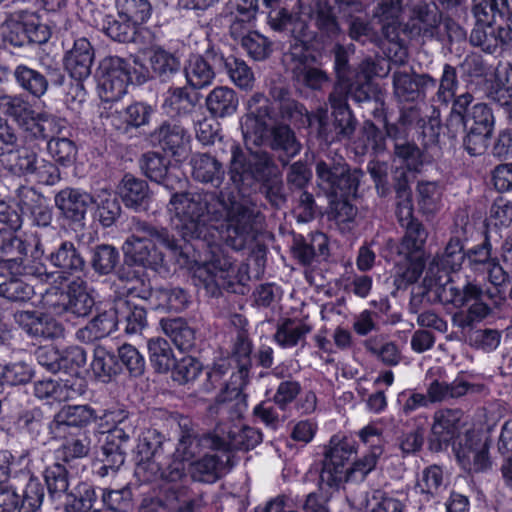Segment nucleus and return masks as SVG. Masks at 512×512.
Instances as JSON below:
<instances>
[{
    "label": "nucleus",
    "instance_id": "nucleus-17",
    "mask_svg": "<svg viewBox=\"0 0 512 512\" xmlns=\"http://www.w3.org/2000/svg\"><path fill=\"white\" fill-rule=\"evenodd\" d=\"M13 75L18 86L37 99L47 92L50 83L59 86L65 79L60 68L51 66L46 67L42 72L21 64L15 68Z\"/></svg>",
    "mask_w": 512,
    "mask_h": 512
},
{
    "label": "nucleus",
    "instance_id": "nucleus-22",
    "mask_svg": "<svg viewBox=\"0 0 512 512\" xmlns=\"http://www.w3.org/2000/svg\"><path fill=\"white\" fill-rule=\"evenodd\" d=\"M219 436V452L229 453L233 450L249 451L262 442V433L250 426L236 424H219L216 426Z\"/></svg>",
    "mask_w": 512,
    "mask_h": 512
},
{
    "label": "nucleus",
    "instance_id": "nucleus-8",
    "mask_svg": "<svg viewBox=\"0 0 512 512\" xmlns=\"http://www.w3.org/2000/svg\"><path fill=\"white\" fill-rule=\"evenodd\" d=\"M44 306L53 314L75 317L88 316L94 305V298L87 290V284L81 279L71 281L65 290L51 288L43 295Z\"/></svg>",
    "mask_w": 512,
    "mask_h": 512
},
{
    "label": "nucleus",
    "instance_id": "nucleus-33",
    "mask_svg": "<svg viewBox=\"0 0 512 512\" xmlns=\"http://www.w3.org/2000/svg\"><path fill=\"white\" fill-rule=\"evenodd\" d=\"M274 31L286 32L293 38L288 51H291L296 45L302 44L307 49H311L305 40L309 34L308 21L300 15H293L288 10H277L270 16L268 23Z\"/></svg>",
    "mask_w": 512,
    "mask_h": 512
},
{
    "label": "nucleus",
    "instance_id": "nucleus-4",
    "mask_svg": "<svg viewBox=\"0 0 512 512\" xmlns=\"http://www.w3.org/2000/svg\"><path fill=\"white\" fill-rule=\"evenodd\" d=\"M473 95L460 94L444 122V135L450 140H462V148L471 157L481 156L493 138L496 117L493 109L484 102L471 106Z\"/></svg>",
    "mask_w": 512,
    "mask_h": 512
},
{
    "label": "nucleus",
    "instance_id": "nucleus-5",
    "mask_svg": "<svg viewBox=\"0 0 512 512\" xmlns=\"http://www.w3.org/2000/svg\"><path fill=\"white\" fill-rule=\"evenodd\" d=\"M218 236L210 233L209 239L181 238L185 242L195 241L196 247L205 252L206 259L195 274L211 296H218L221 290L240 293L243 286L238 277L234 260L225 252L217 240Z\"/></svg>",
    "mask_w": 512,
    "mask_h": 512
},
{
    "label": "nucleus",
    "instance_id": "nucleus-51",
    "mask_svg": "<svg viewBox=\"0 0 512 512\" xmlns=\"http://www.w3.org/2000/svg\"><path fill=\"white\" fill-rule=\"evenodd\" d=\"M341 88L345 102H348V98H351L359 104L374 101L376 105L379 104L381 106L380 108L384 106V101L377 85L367 78H352Z\"/></svg>",
    "mask_w": 512,
    "mask_h": 512
},
{
    "label": "nucleus",
    "instance_id": "nucleus-36",
    "mask_svg": "<svg viewBox=\"0 0 512 512\" xmlns=\"http://www.w3.org/2000/svg\"><path fill=\"white\" fill-rule=\"evenodd\" d=\"M142 173L151 181L163 185L169 190L175 189L180 180L169 171L170 160L155 151L144 153L139 159Z\"/></svg>",
    "mask_w": 512,
    "mask_h": 512
},
{
    "label": "nucleus",
    "instance_id": "nucleus-23",
    "mask_svg": "<svg viewBox=\"0 0 512 512\" xmlns=\"http://www.w3.org/2000/svg\"><path fill=\"white\" fill-rule=\"evenodd\" d=\"M253 344L248 333L243 328L239 329L233 339L230 361L235 364L236 372L231 375L232 390L240 394L247 385L250 370L252 368Z\"/></svg>",
    "mask_w": 512,
    "mask_h": 512
},
{
    "label": "nucleus",
    "instance_id": "nucleus-27",
    "mask_svg": "<svg viewBox=\"0 0 512 512\" xmlns=\"http://www.w3.org/2000/svg\"><path fill=\"white\" fill-rule=\"evenodd\" d=\"M342 95L339 92H330L328 95L335 142L352 139L358 127V120Z\"/></svg>",
    "mask_w": 512,
    "mask_h": 512
},
{
    "label": "nucleus",
    "instance_id": "nucleus-41",
    "mask_svg": "<svg viewBox=\"0 0 512 512\" xmlns=\"http://www.w3.org/2000/svg\"><path fill=\"white\" fill-rule=\"evenodd\" d=\"M118 324L116 308L114 306L92 318L85 327L77 331L76 337L82 342H93L110 335L116 330Z\"/></svg>",
    "mask_w": 512,
    "mask_h": 512
},
{
    "label": "nucleus",
    "instance_id": "nucleus-32",
    "mask_svg": "<svg viewBox=\"0 0 512 512\" xmlns=\"http://www.w3.org/2000/svg\"><path fill=\"white\" fill-rule=\"evenodd\" d=\"M117 189L125 207L135 211L148 210L152 200V191L146 180L132 174H125Z\"/></svg>",
    "mask_w": 512,
    "mask_h": 512
},
{
    "label": "nucleus",
    "instance_id": "nucleus-39",
    "mask_svg": "<svg viewBox=\"0 0 512 512\" xmlns=\"http://www.w3.org/2000/svg\"><path fill=\"white\" fill-rule=\"evenodd\" d=\"M291 250L302 265H311L315 260L325 259L328 256V239L321 232L313 233L309 238L300 236L294 239Z\"/></svg>",
    "mask_w": 512,
    "mask_h": 512
},
{
    "label": "nucleus",
    "instance_id": "nucleus-59",
    "mask_svg": "<svg viewBox=\"0 0 512 512\" xmlns=\"http://www.w3.org/2000/svg\"><path fill=\"white\" fill-rule=\"evenodd\" d=\"M248 106L250 111L242 123L243 133L258 126V124L268 121V119L274 118V102H271L262 93H255L249 100Z\"/></svg>",
    "mask_w": 512,
    "mask_h": 512
},
{
    "label": "nucleus",
    "instance_id": "nucleus-30",
    "mask_svg": "<svg viewBox=\"0 0 512 512\" xmlns=\"http://www.w3.org/2000/svg\"><path fill=\"white\" fill-rule=\"evenodd\" d=\"M398 222L404 228L405 233L400 244L397 246V253L404 257L412 255H423V249L428 237L424 225L413 216V210L406 217L396 213Z\"/></svg>",
    "mask_w": 512,
    "mask_h": 512
},
{
    "label": "nucleus",
    "instance_id": "nucleus-20",
    "mask_svg": "<svg viewBox=\"0 0 512 512\" xmlns=\"http://www.w3.org/2000/svg\"><path fill=\"white\" fill-rule=\"evenodd\" d=\"M23 133V143L38 146L54 135H60L65 129V121L48 112L34 111L28 119L18 126Z\"/></svg>",
    "mask_w": 512,
    "mask_h": 512
},
{
    "label": "nucleus",
    "instance_id": "nucleus-54",
    "mask_svg": "<svg viewBox=\"0 0 512 512\" xmlns=\"http://www.w3.org/2000/svg\"><path fill=\"white\" fill-rule=\"evenodd\" d=\"M120 264V252L111 244H97L90 249V265L99 276L112 274Z\"/></svg>",
    "mask_w": 512,
    "mask_h": 512
},
{
    "label": "nucleus",
    "instance_id": "nucleus-34",
    "mask_svg": "<svg viewBox=\"0 0 512 512\" xmlns=\"http://www.w3.org/2000/svg\"><path fill=\"white\" fill-rule=\"evenodd\" d=\"M190 164L193 179L214 188H219L224 182L226 173L228 174L223 163L210 153L193 154Z\"/></svg>",
    "mask_w": 512,
    "mask_h": 512
},
{
    "label": "nucleus",
    "instance_id": "nucleus-14",
    "mask_svg": "<svg viewBox=\"0 0 512 512\" xmlns=\"http://www.w3.org/2000/svg\"><path fill=\"white\" fill-rule=\"evenodd\" d=\"M355 453V448L347 438L333 436L329 447L325 451L323 467L320 473V480L330 487L338 486L345 479V464Z\"/></svg>",
    "mask_w": 512,
    "mask_h": 512
},
{
    "label": "nucleus",
    "instance_id": "nucleus-11",
    "mask_svg": "<svg viewBox=\"0 0 512 512\" xmlns=\"http://www.w3.org/2000/svg\"><path fill=\"white\" fill-rule=\"evenodd\" d=\"M99 95L104 102L120 100L132 82L129 62L117 56L105 58L100 64Z\"/></svg>",
    "mask_w": 512,
    "mask_h": 512
},
{
    "label": "nucleus",
    "instance_id": "nucleus-2",
    "mask_svg": "<svg viewBox=\"0 0 512 512\" xmlns=\"http://www.w3.org/2000/svg\"><path fill=\"white\" fill-rule=\"evenodd\" d=\"M464 239L465 229H456L443 253L430 263L423 282L427 292L433 291L439 302L452 304L456 308L467 307L453 316V322L461 329H472L476 323L488 317L491 309L483 300L492 295L484 291L476 279H467L461 287L452 282L450 273L458 271L465 259Z\"/></svg>",
    "mask_w": 512,
    "mask_h": 512
},
{
    "label": "nucleus",
    "instance_id": "nucleus-19",
    "mask_svg": "<svg viewBox=\"0 0 512 512\" xmlns=\"http://www.w3.org/2000/svg\"><path fill=\"white\" fill-rule=\"evenodd\" d=\"M122 250L126 264H135L154 271L165 266L164 254L143 234L133 232L123 243Z\"/></svg>",
    "mask_w": 512,
    "mask_h": 512
},
{
    "label": "nucleus",
    "instance_id": "nucleus-1",
    "mask_svg": "<svg viewBox=\"0 0 512 512\" xmlns=\"http://www.w3.org/2000/svg\"><path fill=\"white\" fill-rule=\"evenodd\" d=\"M167 208L176 220L174 229L181 238L207 241L210 233L218 236L211 223L225 221V243L233 250L245 249L253 239L254 210L238 201L232 191L174 192Z\"/></svg>",
    "mask_w": 512,
    "mask_h": 512
},
{
    "label": "nucleus",
    "instance_id": "nucleus-6",
    "mask_svg": "<svg viewBox=\"0 0 512 512\" xmlns=\"http://www.w3.org/2000/svg\"><path fill=\"white\" fill-rule=\"evenodd\" d=\"M318 186L330 198L356 197L364 172L351 167L340 155H326L315 162Z\"/></svg>",
    "mask_w": 512,
    "mask_h": 512
},
{
    "label": "nucleus",
    "instance_id": "nucleus-46",
    "mask_svg": "<svg viewBox=\"0 0 512 512\" xmlns=\"http://www.w3.org/2000/svg\"><path fill=\"white\" fill-rule=\"evenodd\" d=\"M160 326L166 336L182 352L191 351L196 345L195 330L183 318H163Z\"/></svg>",
    "mask_w": 512,
    "mask_h": 512
},
{
    "label": "nucleus",
    "instance_id": "nucleus-15",
    "mask_svg": "<svg viewBox=\"0 0 512 512\" xmlns=\"http://www.w3.org/2000/svg\"><path fill=\"white\" fill-rule=\"evenodd\" d=\"M180 436L176 447V455L181 456L186 461H190L199 456L205 450L219 452V436L216 428L211 432L200 434L188 419L179 423Z\"/></svg>",
    "mask_w": 512,
    "mask_h": 512
},
{
    "label": "nucleus",
    "instance_id": "nucleus-38",
    "mask_svg": "<svg viewBox=\"0 0 512 512\" xmlns=\"http://www.w3.org/2000/svg\"><path fill=\"white\" fill-rule=\"evenodd\" d=\"M150 144L177 155L187 140L186 129L175 119L166 120L155 128L148 136Z\"/></svg>",
    "mask_w": 512,
    "mask_h": 512
},
{
    "label": "nucleus",
    "instance_id": "nucleus-55",
    "mask_svg": "<svg viewBox=\"0 0 512 512\" xmlns=\"http://www.w3.org/2000/svg\"><path fill=\"white\" fill-rule=\"evenodd\" d=\"M102 30L114 41L130 43L135 40L137 25L127 16L117 11V15H107L105 17Z\"/></svg>",
    "mask_w": 512,
    "mask_h": 512
},
{
    "label": "nucleus",
    "instance_id": "nucleus-35",
    "mask_svg": "<svg viewBox=\"0 0 512 512\" xmlns=\"http://www.w3.org/2000/svg\"><path fill=\"white\" fill-rule=\"evenodd\" d=\"M16 199L22 213H29L37 226L47 227L51 224L52 209L45 203L44 197L34 188L20 186L16 190Z\"/></svg>",
    "mask_w": 512,
    "mask_h": 512
},
{
    "label": "nucleus",
    "instance_id": "nucleus-50",
    "mask_svg": "<svg viewBox=\"0 0 512 512\" xmlns=\"http://www.w3.org/2000/svg\"><path fill=\"white\" fill-rule=\"evenodd\" d=\"M96 418V411L88 405H68L55 415L53 422L62 430L69 427L83 429Z\"/></svg>",
    "mask_w": 512,
    "mask_h": 512
},
{
    "label": "nucleus",
    "instance_id": "nucleus-21",
    "mask_svg": "<svg viewBox=\"0 0 512 512\" xmlns=\"http://www.w3.org/2000/svg\"><path fill=\"white\" fill-rule=\"evenodd\" d=\"M394 95L400 102H415L423 99L429 89H434L437 80L427 73L395 71L392 75Z\"/></svg>",
    "mask_w": 512,
    "mask_h": 512
},
{
    "label": "nucleus",
    "instance_id": "nucleus-60",
    "mask_svg": "<svg viewBox=\"0 0 512 512\" xmlns=\"http://www.w3.org/2000/svg\"><path fill=\"white\" fill-rule=\"evenodd\" d=\"M469 43L488 54L504 50L498 36L496 24H474L469 36Z\"/></svg>",
    "mask_w": 512,
    "mask_h": 512
},
{
    "label": "nucleus",
    "instance_id": "nucleus-26",
    "mask_svg": "<svg viewBox=\"0 0 512 512\" xmlns=\"http://www.w3.org/2000/svg\"><path fill=\"white\" fill-rule=\"evenodd\" d=\"M55 206L66 220L84 225L89 207L93 203L92 195L75 188L60 190L54 198Z\"/></svg>",
    "mask_w": 512,
    "mask_h": 512
},
{
    "label": "nucleus",
    "instance_id": "nucleus-3",
    "mask_svg": "<svg viewBox=\"0 0 512 512\" xmlns=\"http://www.w3.org/2000/svg\"><path fill=\"white\" fill-rule=\"evenodd\" d=\"M230 153L228 177L239 193L245 194L258 186L272 206L280 207L286 202L282 175L270 153L244 151L236 143H231Z\"/></svg>",
    "mask_w": 512,
    "mask_h": 512
},
{
    "label": "nucleus",
    "instance_id": "nucleus-49",
    "mask_svg": "<svg viewBox=\"0 0 512 512\" xmlns=\"http://www.w3.org/2000/svg\"><path fill=\"white\" fill-rule=\"evenodd\" d=\"M9 170L19 176L32 175L39 161L34 145L18 143L7 151Z\"/></svg>",
    "mask_w": 512,
    "mask_h": 512
},
{
    "label": "nucleus",
    "instance_id": "nucleus-16",
    "mask_svg": "<svg viewBox=\"0 0 512 512\" xmlns=\"http://www.w3.org/2000/svg\"><path fill=\"white\" fill-rule=\"evenodd\" d=\"M269 96L274 102V118L268 119L271 123H287L293 125H311V113L305 105L292 98L287 87L273 85Z\"/></svg>",
    "mask_w": 512,
    "mask_h": 512
},
{
    "label": "nucleus",
    "instance_id": "nucleus-13",
    "mask_svg": "<svg viewBox=\"0 0 512 512\" xmlns=\"http://www.w3.org/2000/svg\"><path fill=\"white\" fill-rule=\"evenodd\" d=\"M166 440V436L155 428H147L139 434L135 450L137 474H142L145 481H152L159 471L156 459L163 453Z\"/></svg>",
    "mask_w": 512,
    "mask_h": 512
},
{
    "label": "nucleus",
    "instance_id": "nucleus-47",
    "mask_svg": "<svg viewBox=\"0 0 512 512\" xmlns=\"http://www.w3.org/2000/svg\"><path fill=\"white\" fill-rule=\"evenodd\" d=\"M386 140L383 130L373 121L365 120L360 128V136L354 143L356 155H378L386 150Z\"/></svg>",
    "mask_w": 512,
    "mask_h": 512
},
{
    "label": "nucleus",
    "instance_id": "nucleus-63",
    "mask_svg": "<svg viewBox=\"0 0 512 512\" xmlns=\"http://www.w3.org/2000/svg\"><path fill=\"white\" fill-rule=\"evenodd\" d=\"M149 358L152 367L158 373H167L175 363L172 348L164 338H152L148 341Z\"/></svg>",
    "mask_w": 512,
    "mask_h": 512
},
{
    "label": "nucleus",
    "instance_id": "nucleus-62",
    "mask_svg": "<svg viewBox=\"0 0 512 512\" xmlns=\"http://www.w3.org/2000/svg\"><path fill=\"white\" fill-rule=\"evenodd\" d=\"M310 331L309 325L286 318L278 324L273 338L282 348H291L304 339Z\"/></svg>",
    "mask_w": 512,
    "mask_h": 512
},
{
    "label": "nucleus",
    "instance_id": "nucleus-64",
    "mask_svg": "<svg viewBox=\"0 0 512 512\" xmlns=\"http://www.w3.org/2000/svg\"><path fill=\"white\" fill-rule=\"evenodd\" d=\"M351 197H337L330 201L328 216L342 232L351 231L357 215V208L350 202Z\"/></svg>",
    "mask_w": 512,
    "mask_h": 512
},
{
    "label": "nucleus",
    "instance_id": "nucleus-37",
    "mask_svg": "<svg viewBox=\"0 0 512 512\" xmlns=\"http://www.w3.org/2000/svg\"><path fill=\"white\" fill-rule=\"evenodd\" d=\"M198 96L185 87L170 88L167 91L163 108L172 119L194 120L198 109Z\"/></svg>",
    "mask_w": 512,
    "mask_h": 512
},
{
    "label": "nucleus",
    "instance_id": "nucleus-29",
    "mask_svg": "<svg viewBox=\"0 0 512 512\" xmlns=\"http://www.w3.org/2000/svg\"><path fill=\"white\" fill-rule=\"evenodd\" d=\"M456 456L461 465L470 471L480 472L490 467L488 444L474 432L465 434L464 443H460Z\"/></svg>",
    "mask_w": 512,
    "mask_h": 512
},
{
    "label": "nucleus",
    "instance_id": "nucleus-52",
    "mask_svg": "<svg viewBox=\"0 0 512 512\" xmlns=\"http://www.w3.org/2000/svg\"><path fill=\"white\" fill-rule=\"evenodd\" d=\"M189 303V295L183 288L161 286L155 288L152 309L178 313L185 310Z\"/></svg>",
    "mask_w": 512,
    "mask_h": 512
},
{
    "label": "nucleus",
    "instance_id": "nucleus-61",
    "mask_svg": "<svg viewBox=\"0 0 512 512\" xmlns=\"http://www.w3.org/2000/svg\"><path fill=\"white\" fill-rule=\"evenodd\" d=\"M34 296V286L22 277L10 276L0 283V298L10 303L25 304Z\"/></svg>",
    "mask_w": 512,
    "mask_h": 512
},
{
    "label": "nucleus",
    "instance_id": "nucleus-18",
    "mask_svg": "<svg viewBox=\"0 0 512 512\" xmlns=\"http://www.w3.org/2000/svg\"><path fill=\"white\" fill-rule=\"evenodd\" d=\"M463 412L460 409H440L434 413L431 433L428 439L429 449L440 452L459 436Z\"/></svg>",
    "mask_w": 512,
    "mask_h": 512
},
{
    "label": "nucleus",
    "instance_id": "nucleus-43",
    "mask_svg": "<svg viewBox=\"0 0 512 512\" xmlns=\"http://www.w3.org/2000/svg\"><path fill=\"white\" fill-rule=\"evenodd\" d=\"M213 63L220 67V72L225 71L239 88L247 90L253 87L254 74L244 60L233 55L225 57L220 53V55H213Z\"/></svg>",
    "mask_w": 512,
    "mask_h": 512
},
{
    "label": "nucleus",
    "instance_id": "nucleus-57",
    "mask_svg": "<svg viewBox=\"0 0 512 512\" xmlns=\"http://www.w3.org/2000/svg\"><path fill=\"white\" fill-rule=\"evenodd\" d=\"M459 87L458 73L456 67L450 64H444L442 75L436 93L434 94L433 103L448 107H453L460 95H456Z\"/></svg>",
    "mask_w": 512,
    "mask_h": 512
},
{
    "label": "nucleus",
    "instance_id": "nucleus-56",
    "mask_svg": "<svg viewBox=\"0 0 512 512\" xmlns=\"http://www.w3.org/2000/svg\"><path fill=\"white\" fill-rule=\"evenodd\" d=\"M150 51L151 69L162 82L170 80L181 71V62L175 54L160 46L152 47Z\"/></svg>",
    "mask_w": 512,
    "mask_h": 512
},
{
    "label": "nucleus",
    "instance_id": "nucleus-48",
    "mask_svg": "<svg viewBox=\"0 0 512 512\" xmlns=\"http://www.w3.org/2000/svg\"><path fill=\"white\" fill-rule=\"evenodd\" d=\"M237 93L229 87H215L206 97L209 113L215 118H225L233 115L238 108Z\"/></svg>",
    "mask_w": 512,
    "mask_h": 512
},
{
    "label": "nucleus",
    "instance_id": "nucleus-40",
    "mask_svg": "<svg viewBox=\"0 0 512 512\" xmlns=\"http://www.w3.org/2000/svg\"><path fill=\"white\" fill-rule=\"evenodd\" d=\"M18 429L30 440L44 443L51 421L41 408L34 407L21 411L16 420Z\"/></svg>",
    "mask_w": 512,
    "mask_h": 512
},
{
    "label": "nucleus",
    "instance_id": "nucleus-12",
    "mask_svg": "<svg viewBox=\"0 0 512 512\" xmlns=\"http://www.w3.org/2000/svg\"><path fill=\"white\" fill-rule=\"evenodd\" d=\"M94 61V48L86 38H79L74 41L71 49L64 56V66L70 76L76 80L71 87L75 94L74 99L82 102L85 98L83 80L91 74V67Z\"/></svg>",
    "mask_w": 512,
    "mask_h": 512
},
{
    "label": "nucleus",
    "instance_id": "nucleus-9",
    "mask_svg": "<svg viewBox=\"0 0 512 512\" xmlns=\"http://www.w3.org/2000/svg\"><path fill=\"white\" fill-rule=\"evenodd\" d=\"M113 427L107 432L103 451L102 470L107 474L108 469L117 471L124 464L127 451L131 449V439L135 434V425L127 412L120 410L111 412Z\"/></svg>",
    "mask_w": 512,
    "mask_h": 512
},
{
    "label": "nucleus",
    "instance_id": "nucleus-10",
    "mask_svg": "<svg viewBox=\"0 0 512 512\" xmlns=\"http://www.w3.org/2000/svg\"><path fill=\"white\" fill-rule=\"evenodd\" d=\"M283 62L291 73L292 80L298 85L320 90L323 84L329 81L325 71L314 67L317 58L312 53V49H307L302 44L284 53Z\"/></svg>",
    "mask_w": 512,
    "mask_h": 512
},
{
    "label": "nucleus",
    "instance_id": "nucleus-44",
    "mask_svg": "<svg viewBox=\"0 0 512 512\" xmlns=\"http://www.w3.org/2000/svg\"><path fill=\"white\" fill-rule=\"evenodd\" d=\"M100 500L92 485L80 483L66 495V512H100Z\"/></svg>",
    "mask_w": 512,
    "mask_h": 512
},
{
    "label": "nucleus",
    "instance_id": "nucleus-45",
    "mask_svg": "<svg viewBox=\"0 0 512 512\" xmlns=\"http://www.w3.org/2000/svg\"><path fill=\"white\" fill-rule=\"evenodd\" d=\"M50 263L63 273L74 274L82 272L85 268V260L80 251L71 241H63L48 256Z\"/></svg>",
    "mask_w": 512,
    "mask_h": 512
},
{
    "label": "nucleus",
    "instance_id": "nucleus-28",
    "mask_svg": "<svg viewBox=\"0 0 512 512\" xmlns=\"http://www.w3.org/2000/svg\"><path fill=\"white\" fill-rule=\"evenodd\" d=\"M214 47L208 48L204 55H193L184 67L187 83L194 89L210 85L220 67L213 63V55H220Z\"/></svg>",
    "mask_w": 512,
    "mask_h": 512
},
{
    "label": "nucleus",
    "instance_id": "nucleus-25",
    "mask_svg": "<svg viewBox=\"0 0 512 512\" xmlns=\"http://www.w3.org/2000/svg\"><path fill=\"white\" fill-rule=\"evenodd\" d=\"M130 229L134 233L143 234L148 237L149 241L160 244L168 249L174 256L178 257L177 261L181 265L188 263V255L185 248L180 245L179 240L170 233L168 228L153 225L139 217H132L130 220Z\"/></svg>",
    "mask_w": 512,
    "mask_h": 512
},
{
    "label": "nucleus",
    "instance_id": "nucleus-7",
    "mask_svg": "<svg viewBox=\"0 0 512 512\" xmlns=\"http://www.w3.org/2000/svg\"><path fill=\"white\" fill-rule=\"evenodd\" d=\"M246 143L255 146H266L274 152L281 166L286 167L302 150L295 131L287 123L265 121L243 133Z\"/></svg>",
    "mask_w": 512,
    "mask_h": 512
},
{
    "label": "nucleus",
    "instance_id": "nucleus-53",
    "mask_svg": "<svg viewBox=\"0 0 512 512\" xmlns=\"http://www.w3.org/2000/svg\"><path fill=\"white\" fill-rule=\"evenodd\" d=\"M96 207L95 218L103 228L115 225L122 213L121 205L116 195L107 190H101L92 196Z\"/></svg>",
    "mask_w": 512,
    "mask_h": 512
},
{
    "label": "nucleus",
    "instance_id": "nucleus-24",
    "mask_svg": "<svg viewBox=\"0 0 512 512\" xmlns=\"http://www.w3.org/2000/svg\"><path fill=\"white\" fill-rule=\"evenodd\" d=\"M13 318L29 336L36 339H55L63 333L60 323L36 310L16 311Z\"/></svg>",
    "mask_w": 512,
    "mask_h": 512
},
{
    "label": "nucleus",
    "instance_id": "nucleus-42",
    "mask_svg": "<svg viewBox=\"0 0 512 512\" xmlns=\"http://www.w3.org/2000/svg\"><path fill=\"white\" fill-rule=\"evenodd\" d=\"M118 323L124 325L126 334H140L147 326V312L144 306L129 299L115 301Z\"/></svg>",
    "mask_w": 512,
    "mask_h": 512
},
{
    "label": "nucleus",
    "instance_id": "nucleus-58",
    "mask_svg": "<svg viewBox=\"0 0 512 512\" xmlns=\"http://www.w3.org/2000/svg\"><path fill=\"white\" fill-rule=\"evenodd\" d=\"M91 369L96 378L103 382L110 381L121 373V365L118 363L117 353L107 350L103 346L94 349Z\"/></svg>",
    "mask_w": 512,
    "mask_h": 512
},
{
    "label": "nucleus",
    "instance_id": "nucleus-31",
    "mask_svg": "<svg viewBox=\"0 0 512 512\" xmlns=\"http://www.w3.org/2000/svg\"><path fill=\"white\" fill-rule=\"evenodd\" d=\"M232 455L229 453L208 454L189 464L188 474L192 480L203 483H215L227 469L232 467Z\"/></svg>",
    "mask_w": 512,
    "mask_h": 512
}]
</instances>
